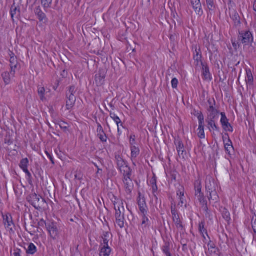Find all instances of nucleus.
<instances>
[{
    "label": "nucleus",
    "mask_w": 256,
    "mask_h": 256,
    "mask_svg": "<svg viewBox=\"0 0 256 256\" xmlns=\"http://www.w3.org/2000/svg\"><path fill=\"white\" fill-rule=\"evenodd\" d=\"M138 206L146 204L145 198L142 196L140 192H138Z\"/></svg>",
    "instance_id": "nucleus-49"
},
{
    "label": "nucleus",
    "mask_w": 256,
    "mask_h": 256,
    "mask_svg": "<svg viewBox=\"0 0 256 256\" xmlns=\"http://www.w3.org/2000/svg\"><path fill=\"white\" fill-rule=\"evenodd\" d=\"M142 226H144V227L146 226H147L149 225L150 224V220L147 216V214H142Z\"/></svg>",
    "instance_id": "nucleus-45"
},
{
    "label": "nucleus",
    "mask_w": 256,
    "mask_h": 256,
    "mask_svg": "<svg viewBox=\"0 0 256 256\" xmlns=\"http://www.w3.org/2000/svg\"><path fill=\"white\" fill-rule=\"evenodd\" d=\"M122 180L126 192L128 194H130L134 187V183L131 178V176L124 177Z\"/></svg>",
    "instance_id": "nucleus-8"
},
{
    "label": "nucleus",
    "mask_w": 256,
    "mask_h": 256,
    "mask_svg": "<svg viewBox=\"0 0 256 256\" xmlns=\"http://www.w3.org/2000/svg\"><path fill=\"white\" fill-rule=\"evenodd\" d=\"M221 120L220 122L222 125V126L224 130L226 132H233V128L229 122V120L228 119L227 117L224 112H221Z\"/></svg>",
    "instance_id": "nucleus-6"
},
{
    "label": "nucleus",
    "mask_w": 256,
    "mask_h": 256,
    "mask_svg": "<svg viewBox=\"0 0 256 256\" xmlns=\"http://www.w3.org/2000/svg\"><path fill=\"white\" fill-rule=\"evenodd\" d=\"M184 188L181 187V188L177 191V196L179 197V199L180 202L178 203V205L180 206H182L184 204Z\"/></svg>",
    "instance_id": "nucleus-24"
},
{
    "label": "nucleus",
    "mask_w": 256,
    "mask_h": 256,
    "mask_svg": "<svg viewBox=\"0 0 256 256\" xmlns=\"http://www.w3.org/2000/svg\"><path fill=\"white\" fill-rule=\"evenodd\" d=\"M208 250L212 252L216 253V248L214 245L212 244V242L210 241V242L208 244Z\"/></svg>",
    "instance_id": "nucleus-55"
},
{
    "label": "nucleus",
    "mask_w": 256,
    "mask_h": 256,
    "mask_svg": "<svg viewBox=\"0 0 256 256\" xmlns=\"http://www.w3.org/2000/svg\"><path fill=\"white\" fill-rule=\"evenodd\" d=\"M60 128L64 132H66L68 131V125L67 123L62 122L60 124Z\"/></svg>",
    "instance_id": "nucleus-54"
},
{
    "label": "nucleus",
    "mask_w": 256,
    "mask_h": 256,
    "mask_svg": "<svg viewBox=\"0 0 256 256\" xmlns=\"http://www.w3.org/2000/svg\"><path fill=\"white\" fill-rule=\"evenodd\" d=\"M208 192L210 194L208 196V197L210 201L213 200L216 202L218 200V195L216 190L212 191H210Z\"/></svg>",
    "instance_id": "nucleus-29"
},
{
    "label": "nucleus",
    "mask_w": 256,
    "mask_h": 256,
    "mask_svg": "<svg viewBox=\"0 0 256 256\" xmlns=\"http://www.w3.org/2000/svg\"><path fill=\"white\" fill-rule=\"evenodd\" d=\"M232 18L236 26H238L240 24V18L237 12H234L232 16Z\"/></svg>",
    "instance_id": "nucleus-37"
},
{
    "label": "nucleus",
    "mask_w": 256,
    "mask_h": 256,
    "mask_svg": "<svg viewBox=\"0 0 256 256\" xmlns=\"http://www.w3.org/2000/svg\"><path fill=\"white\" fill-rule=\"evenodd\" d=\"M140 211L142 214H148V206L146 204L138 206Z\"/></svg>",
    "instance_id": "nucleus-47"
},
{
    "label": "nucleus",
    "mask_w": 256,
    "mask_h": 256,
    "mask_svg": "<svg viewBox=\"0 0 256 256\" xmlns=\"http://www.w3.org/2000/svg\"><path fill=\"white\" fill-rule=\"evenodd\" d=\"M106 72L104 70L100 69L98 74L95 76V81L98 86L103 85L105 82Z\"/></svg>",
    "instance_id": "nucleus-9"
},
{
    "label": "nucleus",
    "mask_w": 256,
    "mask_h": 256,
    "mask_svg": "<svg viewBox=\"0 0 256 256\" xmlns=\"http://www.w3.org/2000/svg\"><path fill=\"white\" fill-rule=\"evenodd\" d=\"M238 40L243 44L246 45L252 42L254 38L250 31H242L240 32Z\"/></svg>",
    "instance_id": "nucleus-2"
},
{
    "label": "nucleus",
    "mask_w": 256,
    "mask_h": 256,
    "mask_svg": "<svg viewBox=\"0 0 256 256\" xmlns=\"http://www.w3.org/2000/svg\"><path fill=\"white\" fill-rule=\"evenodd\" d=\"M28 158H23L20 160V166L22 170L28 168Z\"/></svg>",
    "instance_id": "nucleus-43"
},
{
    "label": "nucleus",
    "mask_w": 256,
    "mask_h": 256,
    "mask_svg": "<svg viewBox=\"0 0 256 256\" xmlns=\"http://www.w3.org/2000/svg\"><path fill=\"white\" fill-rule=\"evenodd\" d=\"M202 75L205 80H211V76L209 68L206 65H202Z\"/></svg>",
    "instance_id": "nucleus-23"
},
{
    "label": "nucleus",
    "mask_w": 256,
    "mask_h": 256,
    "mask_svg": "<svg viewBox=\"0 0 256 256\" xmlns=\"http://www.w3.org/2000/svg\"><path fill=\"white\" fill-rule=\"evenodd\" d=\"M206 5L210 11H214L216 6L213 0H206Z\"/></svg>",
    "instance_id": "nucleus-42"
},
{
    "label": "nucleus",
    "mask_w": 256,
    "mask_h": 256,
    "mask_svg": "<svg viewBox=\"0 0 256 256\" xmlns=\"http://www.w3.org/2000/svg\"><path fill=\"white\" fill-rule=\"evenodd\" d=\"M216 186L214 180L210 178H207L206 182V191L209 192L216 190Z\"/></svg>",
    "instance_id": "nucleus-16"
},
{
    "label": "nucleus",
    "mask_w": 256,
    "mask_h": 256,
    "mask_svg": "<svg viewBox=\"0 0 256 256\" xmlns=\"http://www.w3.org/2000/svg\"><path fill=\"white\" fill-rule=\"evenodd\" d=\"M208 106L207 108H216V102L214 98H209L208 100Z\"/></svg>",
    "instance_id": "nucleus-51"
},
{
    "label": "nucleus",
    "mask_w": 256,
    "mask_h": 256,
    "mask_svg": "<svg viewBox=\"0 0 256 256\" xmlns=\"http://www.w3.org/2000/svg\"><path fill=\"white\" fill-rule=\"evenodd\" d=\"M198 136L200 139L205 138V134L204 130V125H198Z\"/></svg>",
    "instance_id": "nucleus-39"
},
{
    "label": "nucleus",
    "mask_w": 256,
    "mask_h": 256,
    "mask_svg": "<svg viewBox=\"0 0 256 256\" xmlns=\"http://www.w3.org/2000/svg\"><path fill=\"white\" fill-rule=\"evenodd\" d=\"M140 211L142 214H148V206L146 204L138 206Z\"/></svg>",
    "instance_id": "nucleus-46"
},
{
    "label": "nucleus",
    "mask_w": 256,
    "mask_h": 256,
    "mask_svg": "<svg viewBox=\"0 0 256 256\" xmlns=\"http://www.w3.org/2000/svg\"><path fill=\"white\" fill-rule=\"evenodd\" d=\"M174 143L179 156L184 158L185 150L182 141L179 138L176 139L175 140Z\"/></svg>",
    "instance_id": "nucleus-13"
},
{
    "label": "nucleus",
    "mask_w": 256,
    "mask_h": 256,
    "mask_svg": "<svg viewBox=\"0 0 256 256\" xmlns=\"http://www.w3.org/2000/svg\"><path fill=\"white\" fill-rule=\"evenodd\" d=\"M221 212L223 218L227 222H229L230 220V215L228 210L225 208H221Z\"/></svg>",
    "instance_id": "nucleus-27"
},
{
    "label": "nucleus",
    "mask_w": 256,
    "mask_h": 256,
    "mask_svg": "<svg viewBox=\"0 0 256 256\" xmlns=\"http://www.w3.org/2000/svg\"><path fill=\"white\" fill-rule=\"evenodd\" d=\"M198 200L200 203L203 210L206 213H208V208L207 205V201L206 200L204 194L197 196Z\"/></svg>",
    "instance_id": "nucleus-17"
},
{
    "label": "nucleus",
    "mask_w": 256,
    "mask_h": 256,
    "mask_svg": "<svg viewBox=\"0 0 256 256\" xmlns=\"http://www.w3.org/2000/svg\"><path fill=\"white\" fill-rule=\"evenodd\" d=\"M20 13V9L18 8L15 6V3L14 2L10 8V15L12 19L14 20V16H16L17 14L18 16Z\"/></svg>",
    "instance_id": "nucleus-31"
},
{
    "label": "nucleus",
    "mask_w": 256,
    "mask_h": 256,
    "mask_svg": "<svg viewBox=\"0 0 256 256\" xmlns=\"http://www.w3.org/2000/svg\"><path fill=\"white\" fill-rule=\"evenodd\" d=\"M200 50L198 51L196 50L195 53L194 54V60L196 62V65L198 66L200 63L201 65H203L204 64L202 61V55L200 54Z\"/></svg>",
    "instance_id": "nucleus-28"
},
{
    "label": "nucleus",
    "mask_w": 256,
    "mask_h": 256,
    "mask_svg": "<svg viewBox=\"0 0 256 256\" xmlns=\"http://www.w3.org/2000/svg\"><path fill=\"white\" fill-rule=\"evenodd\" d=\"M173 222H174V224H176V226L177 228L180 229L181 230H182L183 229L184 226H183L182 222L180 220V218L178 219V220H173Z\"/></svg>",
    "instance_id": "nucleus-53"
},
{
    "label": "nucleus",
    "mask_w": 256,
    "mask_h": 256,
    "mask_svg": "<svg viewBox=\"0 0 256 256\" xmlns=\"http://www.w3.org/2000/svg\"><path fill=\"white\" fill-rule=\"evenodd\" d=\"M190 4L196 13L199 16H202L203 10L200 0H190Z\"/></svg>",
    "instance_id": "nucleus-10"
},
{
    "label": "nucleus",
    "mask_w": 256,
    "mask_h": 256,
    "mask_svg": "<svg viewBox=\"0 0 256 256\" xmlns=\"http://www.w3.org/2000/svg\"><path fill=\"white\" fill-rule=\"evenodd\" d=\"M3 223L6 229L12 230L14 227V223L12 216L9 214H2Z\"/></svg>",
    "instance_id": "nucleus-7"
},
{
    "label": "nucleus",
    "mask_w": 256,
    "mask_h": 256,
    "mask_svg": "<svg viewBox=\"0 0 256 256\" xmlns=\"http://www.w3.org/2000/svg\"><path fill=\"white\" fill-rule=\"evenodd\" d=\"M20 252H21V250H20L18 249V248H16V249H15L14 250V256H22L20 255Z\"/></svg>",
    "instance_id": "nucleus-60"
},
{
    "label": "nucleus",
    "mask_w": 256,
    "mask_h": 256,
    "mask_svg": "<svg viewBox=\"0 0 256 256\" xmlns=\"http://www.w3.org/2000/svg\"><path fill=\"white\" fill-rule=\"evenodd\" d=\"M112 238V234L108 232H104L102 236V238L103 240V246H109L108 242Z\"/></svg>",
    "instance_id": "nucleus-21"
},
{
    "label": "nucleus",
    "mask_w": 256,
    "mask_h": 256,
    "mask_svg": "<svg viewBox=\"0 0 256 256\" xmlns=\"http://www.w3.org/2000/svg\"><path fill=\"white\" fill-rule=\"evenodd\" d=\"M37 251V248L36 246L32 243H30L28 244V248L26 249V253L30 254H34Z\"/></svg>",
    "instance_id": "nucleus-33"
},
{
    "label": "nucleus",
    "mask_w": 256,
    "mask_h": 256,
    "mask_svg": "<svg viewBox=\"0 0 256 256\" xmlns=\"http://www.w3.org/2000/svg\"><path fill=\"white\" fill-rule=\"evenodd\" d=\"M123 175L124 177L131 176L132 174V170L131 168L127 166H123L118 170Z\"/></svg>",
    "instance_id": "nucleus-18"
},
{
    "label": "nucleus",
    "mask_w": 256,
    "mask_h": 256,
    "mask_svg": "<svg viewBox=\"0 0 256 256\" xmlns=\"http://www.w3.org/2000/svg\"><path fill=\"white\" fill-rule=\"evenodd\" d=\"M46 228L50 237L53 240H56L58 236V230L56 224L54 222L48 223Z\"/></svg>",
    "instance_id": "nucleus-4"
},
{
    "label": "nucleus",
    "mask_w": 256,
    "mask_h": 256,
    "mask_svg": "<svg viewBox=\"0 0 256 256\" xmlns=\"http://www.w3.org/2000/svg\"><path fill=\"white\" fill-rule=\"evenodd\" d=\"M130 146H136V136L134 134H131L130 138Z\"/></svg>",
    "instance_id": "nucleus-56"
},
{
    "label": "nucleus",
    "mask_w": 256,
    "mask_h": 256,
    "mask_svg": "<svg viewBox=\"0 0 256 256\" xmlns=\"http://www.w3.org/2000/svg\"><path fill=\"white\" fill-rule=\"evenodd\" d=\"M38 94L41 100L44 99L45 88L44 87H39L38 88Z\"/></svg>",
    "instance_id": "nucleus-48"
},
{
    "label": "nucleus",
    "mask_w": 256,
    "mask_h": 256,
    "mask_svg": "<svg viewBox=\"0 0 256 256\" xmlns=\"http://www.w3.org/2000/svg\"><path fill=\"white\" fill-rule=\"evenodd\" d=\"M220 111L218 108H207V118H206L216 119L218 117Z\"/></svg>",
    "instance_id": "nucleus-12"
},
{
    "label": "nucleus",
    "mask_w": 256,
    "mask_h": 256,
    "mask_svg": "<svg viewBox=\"0 0 256 256\" xmlns=\"http://www.w3.org/2000/svg\"><path fill=\"white\" fill-rule=\"evenodd\" d=\"M115 158L116 160V162L117 164V168L118 170L120 168H122L123 166H127V162H126L122 156L119 154H116L115 156Z\"/></svg>",
    "instance_id": "nucleus-20"
},
{
    "label": "nucleus",
    "mask_w": 256,
    "mask_h": 256,
    "mask_svg": "<svg viewBox=\"0 0 256 256\" xmlns=\"http://www.w3.org/2000/svg\"><path fill=\"white\" fill-rule=\"evenodd\" d=\"M34 13L37 16L40 22H42L44 20H46V14L42 12L40 6L36 8L34 10Z\"/></svg>",
    "instance_id": "nucleus-19"
},
{
    "label": "nucleus",
    "mask_w": 256,
    "mask_h": 256,
    "mask_svg": "<svg viewBox=\"0 0 256 256\" xmlns=\"http://www.w3.org/2000/svg\"><path fill=\"white\" fill-rule=\"evenodd\" d=\"M199 231L200 233L202 235L203 238L206 239L205 236L204 234V233H205L207 236H208L207 234L206 230L204 228V222H201L199 224Z\"/></svg>",
    "instance_id": "nucleus-38"
},
{
    "label": "nucleus",
    "mask_w": 256,
    "mask_h": 256,
    "mask_svg": "<svg viewBox=\"0 0 256 256\" xmlns=\"http://www.w3.org/2000/svg\"><path fill=\"white\" fill-rule=\"evenodd\" d=\"M15 74L14 70H10V72H5L2 74L4 82L6 85L10 84L12 80L15 76Z\"/></svg>",
    "instance_id": "nucleus-11"
},
{
    "label": "nucleus",
    "mask_w": 256,
    "mask_h": 256,
    "mask_svg": "<svg viewBox=\"0 0 256 256\" xmlns=\"http://www.w3.org/2000/svg\"><path fill=\"white\" fill-rule=\"evenodd\" d=\"M254 78L250 70L246 71V82L247 84H252Z\"/></svg>",
    "instance_id": "nucleus-40"
},
{
    "label": "nucleus",
    "mask_w": 256,
    "mask_h": 256,
    "mask_svg": "<svg viewBox=\"0 0 256 256\" xmlns=\"http://www.w3.org/2000/svg\"><path fill=\"white\" fill-rule=\"evenodd\" d=\"M171 212L173 220L180 218V216L178 214V212L176 209V206L175 204H171Z\"/></svg>",
    "instance_id": "nucleus-32"
},
{
    "label": "nucleus",
    "mask_w": 256,
    "mask_h": 256,
    "mask_svg": "<svg viewBox=\"0 0 256 256\" xmlns=\"http://www.w3.org/2000/svg\"><path fill=\"white\" fill-rule=\"evenodd\" d=\"M225 136L228 137L227 140L224 139V136H223V141L224 144V148L228 156L231 158L232 154L234 153V148L232 146V142L230 140L228 134H225Z\"/></svg>",
    "instance_id": "nucleus-5"
},
{
    "label": "nucleus",
    "mask_w": 256,
    "mask_h": 256,
    "mask_svg": "<svg viewBox=\"0 0 256 256\" xmlns=\"http://www.w3.org/2000/svg\"><path fill=\"white\" fill-rule=\"evenodd\" d=\"M162 251L164 253L167 255L170 254V244L168 242H166L164 245L162 246Z\"/></svg>",
    "instance_id": "nucleus-44"
},
{
    "label": "nucleus",
    "mask_w": 256,
    "mask_h": 256,
    "mask_svg": "<svg viewBox=\"0 0 256 256\" xmlns=\"http://www.w3.org/2000/svg\"><path fill=\"white\" fill-rule=\"evenodd\" d=\"M178 82L177 78H174L172 80V88H176L178 87Z\"/></svg>",
    "instance_id": "nucleus-57"
},
{
    "label": "nucleus",
    "mask_w": 256,
    "mask_h": 256,
    "mask_svg": "<svg viewBox=\"0 0 256 256\" xmlns=\"http://www.w3.org/2000/svg\"><path fill=\"white\" fill-rule=\"evenodd\" d=\"M74 178L76 179H77L78 180H81L82 178V176L80 172H78V171H76V174H75V175H74Z\"/></svg>",
    "instance_id": "nucleus-58"
},
{
    "label": "nucleus",
    "mask_w": 256,
    "mask_h": 256,
    "mask_svg": "<svg viewBox=\"0 0 256 256\" xmlns=\"http://www.w3.org/2000/svg\"><path fill=\"white\" fill-rule=\"evenodd\" d=\"M10 70H14L16 72V70L17 68L18 62L16 56H12L10 60Z\"/></svg>",
    "instance_id": "nucleus-25"
},
{
    "label": "nucleus",
    "mask_w": 256,
    "mask_h": 256,
    "mask_svg": "<svg viewBox=\"0 0 256 256\" xmlns=\"http://www.w3.org/2000/svg\"><path fill=\"white\" fill-rule=\"evenodd\" d=\"M93 164L94 165V166L97 168V170H98V171L96 172L97 174L100 173V172H102V170L95 163H93Z\"/></svg>",
    "instance_id": "nucleus-64"
},
{
    "label": "nucleus",
    "mask_w": 256,
    "mask_h": 256,
    "mask_svg": "<svg viewBox=\"0 0 256 256\" xmlns=\"http://www.w3.org/2000/svg\"><path fill=\"white\" fill-rule=\"evenodd\" d=\"M28 201L38 210H40L48 208L46 200L36 194H32L30 196Z\"/></svg>",
    "instance_id": "nucleus-1"
},
{
    "label": "nucleus",
    "mask_w": 256,
    "mask_h": 256,
    "mask_svg": "<svg viewBox=\"0 0 256 256\" xmlns=\"http://www.w3.org/2000/svg\"><path fill=\"white\" fill-rule=\"evenodd\" d=\"M116 224H118V226L120 228H122L124 226V223H125V218L124 216H116Z\"/></svg>",
    "instance_id": "nucleus-30"
},
{
    "label": "nucleus",
    "mask_w": 256,
    "mask_h": 256,
    "mask_svg": "<svg viewBox=\"0 0 256 256\" xmlns=\"http://www.w3.org/2000/svg\"><path fill=\"white\" fill-rule=\"evenodd\" d=\"M112 250L110 246H103L100 251V256H110Z\"/></svg>",
    "instance_id": "nucleus-26"
},
{
    "label": "nucleus",
    "mask_w": 256,
    "mask_h": 256,
    "mask_svg": "<svg viewBox=\"0 0 256 256\" xmlns=\"http://www.w3.org/2000/svg\"><path fill=\"white\" fill-rule=\"evenodd\" d=\"M110 118L116 122L118 127H119V124H120L121 126H123L120 118L118 116H117L114 113L110 112Z\"/></svg>",
    "instance_id": "nucleus-36"
},
{
    "label": "nucleus",
    "mask_w": 256,
    "mask_h": 256,
    "mask_svg": "<svg viewBox=\"0 0 256 256\" xmlns=\"http://www.w3.org/2000/svg\"><path fill=\"white\" fill-rule=\"evenodd\" d=\"M97 132H98V134H100L104 132V130H103L102 126L99 123H98Z\"/></svg>",
    "instance_id": "nucleus-59"
},
{
    "label": "nucleus",
    "mask_w": 256,
    "mask_h": 256,
    "mask_svg": "<svg viewBox=\"0 0 256 256\" xmlns=\"http://www.w3.org/2000/svg\"><path fill=\"white\" fill-rule=\"evenodd\" d=\"M195 195L196 196L202 194H203L202 192V186L200 182L199 181H196L195 182Z\"/></svg>",
    "instance_id": "nucleus-34"
},
{
    "label": "nucleus",
    "mask_w": 256,
    "mask_h": 256,
    "mask_svg": "<svg viewBox=\"0 0 256 256\" xmlns=\"http://www.w3.org/2000/svg\"><path fill=\"white\" fill-rule=\"evenodd\" d=\"M38 225L40 226H44V225H45L46 226V225H48V224L46 223V222L44 220H41L38 222Z\"/></svg>",
    "instance_id": "nucleus-62"
},
{
    "label": "nucleus",
    "mask_w": 256,
    "mask_h": 256,
    "mask_svg": "<svg viewBox=\"0 0 256 256\" xmlns=\"http://www.w3.org/2000/svg\"><path fill=\"white\" fill-rule=\"evenodd\" d=\"M76 88L74 86H70L69 88L68 91L66 94V96H74V94H76Z\"/></svg>",
    "instance_id": "nucleus-50"
},
{
    "label": "nucleus",
    "mask_w": 256,
    "mask_h": 256,
    "mask_svg": "<svg viewBox=\"0 0 256 256\" xmlns=\"http://www.w3.org/2000/svg\"><path fill=\"white\" fill-rule=\"evenodd\" d=\"M23 171L26 174V176H28L29 178H30L32 176V174H30L28 168L24 170Z\"/></svg>",
    "instance_id": "nucleus-63"
},
{
    "label": "nucleus",
    "mask_w": 256,
    "mask_h": 256,
    "mask_svg": "<svg viewBox=\"0 0 256 256\" xmlns=\"http://www.w3.org/2000/svg\"><path fill=\"white\" fill-rule=\"evenodd\" d=\"M52 0H42L41 2L46 12L52 6Z\"/></svg>",
    "instance_id": "nucleus-35"
},
{
    "label": "nucleus",
    "mask_w": 256,
    "mask_h": 256,
    "mask_svg": "<svg viewBox=\"0 0 256 256\" xmlns=\"http://www.w3.org/2000/svg\"><path fill=\"white\" fill-rule=\"evenodd\" d=\"M98 136L102 142H107L108 137L104 132L98 134Z\"/></svg>",
    "instance_id": "nucleus-52"
},
{
    "label": "nucleus",
    "mask_w": 256,
    "mask_h": 256,
    "mask_svg": "<svg viewBox=\"0 0 256 256\" xmlns=\"http://www.w3.org/2000/svg\"><path fill=\"white\" fill-rule=\"evenodd\" d=\"M196 116L198 120V125H204V116L201 112H197V114H194Z\"/></svg>",
    "instance_id": "nucleus-41"
},
{
    "label": "nucleus",
    "mask_w": 256,
    "mask_h": 256,
    "mask_svg": "<svg viewBox=\"0 0 256 256\" xmlns=\"http://www.w3.org/2000/svg\"><path fill=\"white\" fill-rule=\"evenodd\" d=\"M215 120L214 118H206V121L208 124V128L210 132L219 130V128L216 125Z\"/></svg>",
    "instance_id": "nucleus-15"
},
{
    "label": "nucleus",
    "mask_w": 256,
    "mask_h": 256,
    "mask_svg": "<svg viewBox=\"0 0 256 256\" xmlns=\"http://www.w3.org/2000/svg\"><path fill=\"white\" fill-rule=\"evenodd\" d=\"M46 154L47 155L48 157L50 158L52 164H54V160L53 158L52 157V155L48 152H45Z\"/></svg>",
    "instance_id": "nucleus-61"
},
{
    "label": "nucleus",
    "mask_w": 256,
    "mask_h": 256,
    "mask_svg": "<svg viewBox=\"0 0 256 256\" xmlns=\"http://www.w3.org/2000/svg\"><path fill=\"white\" fill-rule=\"evenodd\" d=\"M112 202L116 210V216H124L125 210L122 200L115 198V200L112 201Z\"/></svg>",
    "instance_id": "nucleus-3"
},
{
    "label": "nucleus",
    "mask_w": 256,
    "mask_h": 256,
    "mask_svg": "<svg viewBox=\"0 0 256 256\" xmlns=\"http://www.w3.org/2000/svg\"><path fill=\"white\" fill-rule=\"evenodd\" d=\"M131 158L132 160L137 158L140 154V148L136 146H130Z\"/></svg>",
    "instance_id": "nucleus-22"
},
{
    "label": "nucleus",
    "mask_w": 256,
    "mask_h": 256,
    "mask_svg": "<svg viewBox=\"0 0 256 256\" xmlns=\"http://www.w3.org/2000/svg\"><path fill=\"white\" fill-rule=\"evenodd\" d=\"M66 101V108L69 110H72L75 105L76 97L75 96H68Z\"/></svg>",
    "instance_id": "nucleus-14"
}]
</instances>
